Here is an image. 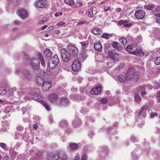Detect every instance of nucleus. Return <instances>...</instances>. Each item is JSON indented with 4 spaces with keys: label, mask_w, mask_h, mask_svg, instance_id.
<instances>
[{
    "label": "nucleus",
    "mask_w": 160,
    "mask_h": 160,
    "mask_svg": "<svg viewBox=\"0 0 160 160\" xmlns=\"http://www.w3.org/2000/svg\"><path fill=\"white\" fill-rule=\"evenodd\" d=\"M59 99L58 95L55 93L50 94L48 97V99L50 102L57 105L59 103Z\"/></svg>",
    "instance_id": "423d86ee"
},
{
    "label": "nucleus",
    "mask_w": 160,
    "mask_h": 160,
    "mask_svg": "<svg viewBox=\"0 0 160 160\" xmlns=\"http://www.w3.org/2000/svg\"><path fill=\"white\" fill-rule=\"evenodd\" d=\"M60 124L61 127H64L67 126L68 123L67 121L62 120L60 122Z\"/></svg>",
    "instance_id": "a19ab883"
},
{
    "label": "nucleus",
    "mask_w": 160,
    "mask_h": 160,
    "mask_svg": "<svg viewBox=\"0 0 160 160\" xmlns=\"http://www.w3.org/2000/svg\"><path fill=\"white\" fill-rule=\"evenodd\" d=\"M138 73L137 72H135L134 69L131 67L129 68L126 76H124L120 75L117 76V79L122 83H124L128 80H132L136 82L138 78Z\"/></svg>",
    "instance_id": "f03ea898"
},
{
    "label": "nucleus",
    "mask_w": 160,
    "mask_h": 160,
    "mask_svg": "<svg viewBox=\"0 0 160 160\" xmlns=\"http://www.w3.org/2000/svg\"><path fill=\"white\" fill-rule=\"evenodd\" d=\"M60 154L58 152L55 153H49L47 154V158L48 160H57L59 157Z\"/></svg>",
    "instance_id": "f8f14e48"
},
{
    "label": "nucleus",
    "mask_w": 160,
    "mask_h": 160,
    "mask_svg": "<svg viewBox=\"0 0 160 160\" xmlns=\"http://www.w3.org/2000/svg\"><path fill=\"white\" fill-rule=\"evenodd\" d=\"M13 23L15 24L19 25L21 24V22L19 21L15 20L13 22Z\"/></svg>",
    "instance_id": "338daca9"
},
{
    "label": "nucleus",
    "mask_w": 160,
    "mask_h": 160,
    "mask_svg": "<svg viewBox=\"0 0 160 160\" xmlns=\"http://www.w3.org/2000/svg\"><path fill=\"white\" fill-rule=\"evenodd\" d=\"M123 24L124 27H129L132 26V24L128 23V22L126 21H123Z\"/></svg>",
    "instance_id": "49530a36"
},
{
    "label": "nucleus",
    "mask_w": 160,
    "mask_h": 160,
    "mask_svg": "<svg viewBox=\"0 0 160 160\" xmlns=\"http://www.w3.org/2000/svg\"><path fill=\"white\" fill-rule=\"evenodd\" d=\"M17 14L22 19H24L28 16L27 11L25 9H19Z\"/></svg>",
    "instance_id": "9d476101"
},
{
    "label": "nucleus",
    "mask_w": 160,
    "mask_h": 160,
    "mask_svg": "<svg viewBox=\"0 0 160 160\" xmlns=\"http://www.w3.org/2000/svg\"><path fill=\"white\" fill-rule=\"evenodd\" d=\"M156 16V20L157 22L160 23V14H155Z\"/></svg>",
    "instance_id": "de8ad7c7"
},
{
    "label": "nucleus",
    "mask_w": 160,
    "mask_h": 160,
    "mask_svg": "<svg viewBox=\"0 0 160 160\" xmlns=\"http://www.w3.org/2000/svg\"><path fill=\"white\" fill-rule=\"evenodd\" d=\"M119 42L123 45H124L126 44L127 40L126 38L125 37H122L119 39Z\"/></svg>",
    "instance_id": "c9c22d12"
},
{
    "label": "nucleus",
    "mask_w": 160,
    "mask_h": 160,
    "mask_svg": "<svg viewBox=\"0 0 160 160\" xmlns=\"http://www.w3.org/2000/svg\"><path fill=\"white\" fill-rule=\"evenodd\" d=\"M51 86V82L49 81H45L42 84V88L44 91L48 90Z\"/></svg>",
    "instance_id": "dca6fc26"
},
{
    "label": "nucleus",
    "mask_w": 160,
    "mask_h": 160,
    "mask_svg": "<svg viewBox=\"0 0 160 160\" xmlns=\"http://www.w3.org/2000/svg\"><path fill=\"white\" fill-rule=\"evenodd\" d=\"M130 139L133 142H136L137 141V139L133 135H132L131 136Z\"/></svg>",
    "instance_id": "603ef678"
},
{
    "label": "nucleus",
    "mask_w": 160,
    "mask_h": 160,
    "mask_svg": "<svg viewBox=\"0 0 160 160\" xmlns=\"http://www.w3.org/2000/svg\"><path fill=\"white\" fill-rule=\"evenodd\" d=\"M96 8L95 7H91L88 10V16L90 18H92L93 15L97 13Z\"/></svg>",
    "instance_id": "a211bd4d"
},
{
    "label": "nucleus",
    "mask_w": 160,
    "mask_h": 160,
    "mask_svg": "<svg viewBox=\"0 0 160 160\" xmlns=\"http://www.w3.org/2000/svg\"><path fill=\"white\" fill-rule=\"evenodd\" d=\"M65 24V23L63 21H61L59 22L57 24V25L58 26H60L63 25Z\"/></svg>",
    "instance_id": "e2e57ef3"
},
{
    "label": "nucleus",
    "mask_w": 160,
    "mask_h": 160,
    "mask_svg": "<svg viewBox=\"0 0 160 160\" xmlns=\"http://www.w3.org/2000/svg\"><path fill=\"white\" fill-rule=\"evenodd\" d=\"M135 100L138 103H139L141 101V98L139 95L138 93H137L135 96Z\"/></svg>",
    "instance_id": "58836bf2"
},
{
    "label": "nucleus",
    "mask_w": 160,
    "mask_h": 160,
    "mask_svg": "<svg viewBox=\"0 0 160 160\" xmlns=\"http://www.w3.org/2000/svg\"><path fill=\"white\" fill-rule=\"evenodd\" d=\"M58 102L59 103L57 105L60 106H67L69 103L68 100L64 97H62L60 98H59Z\"/></svg>",
    "instance_id": "4468645a"
},
{
    "label": "nucleus",
    "mask_w": 160,
    "mask_h": 160,
    "mask_svg": "<svg viewBox=\"0 0 160 160\" xmlns=\"http://www.w3.org/2000/svg\"><path fill=\"white\" fill-rule=\"evenodd\" d=\"M87 156L86 154H84L82 156L81 160H87Z\"/></svg>",
    "instance_id": "0e129e2a"
},
{
    "label": "nucleus",
    "mask_w": 160,
    "mask_h": 160,
    "mask_svg": "<svg viewBox=\"0 0 160 160\" xmlns=\"http://www.w3.org/2000/svg\"><path fill=\"white\" fill-rule=\"evenodd\" d=\"M44 81L45 80L43 78L39 77L38 78L36 81L37 84L38 86H41L42 85V84L43 83Z\"/></svg>",
    "instance_id": "bb28decb"
},
{
    "label": "nucleus",
    "mask_w": 160,
    "mask_h": 160,
    "mask_svg": "<svg viewBox=\"0 0 160 160\" xmlns=\"http://www.w3.org/2000/svg\"><path fill=\"white\" fill-rule=\"evenodd\" d=\"M82 49H85L88 46V42L87 41L81 42L80 43Z\"/></svg>",
    "instance_id": "f704fd0d"
},
{
    "label": "nucleus",
    "mask_w": 160,
    "mask_h": 160,
    "mask_svg": "<svg viewBox=\"0 0 160 160\" xmlns=\"http://www.w3.org/2000/svg\"><path fill=\"white\" fill-rule=\"evenodd\" d=\"M29 89H27L24 87L20 88L19 91H18L15 87L12 88L9 90L8 96L10 99H12L11 97H14L19 99L23 94L25 93L28 94V96L31 98L33 99L34 100L42 104L48 111L50 110V106L46 102L43 100V98L41 96L38 95L34 92L32 93L30 92H29Z\"/></svg>",
    "instance_id": "f257e3e1"
},
{
    "label": "nucleus",
    "mask_w": 160,
    "mask_h": 160,
    "mask_svg": "<svg viewBox=\"0 0 160 160\" xmlns=\"http://www.w3.org/2000/svg\"><path fill=\"white\" fill-rule=\"evenodd\" d=\"M132 157L133 159V160H138V158L137 156L135 154H133V152H132Z\"/></svg>",
    "instance_id": "680f3d73"
},
{
    "label": "nucleus",
    "mask_w": 160,
    "mask_h": 160,
    "mask_svg": "<svg viewBox=\"0 0 160 160\" xmlns=\"http://www.w3.org/2000/svg\"><path fill=\"white\" fill-rule=\"evenodd\" d=\"M44 54L45 57H49L52 55V52L50 49H46L44 51Z\"/></svg>",
    "instance_id": "c85d7f7f"
},
{
    "label": "nucleus",
    "mask_w": 160,
    "mask_h": 160,
    "mask_svg": "<svg viewBox=\"0 0 160 160\" xmlns=\"http://www.w3.org/2000/svg\"><path fill=\"white\" fill-rule=\"evenodd\" d=\"M154 62L156 65H159L160 64V57H156L154 60Z\"/></svg>",
    "instance_id": "c03bdc74"
},
{
    "label": "nucleus",
    "mask_w": 160,
    "mask_h": 160,
    "mask_svg": "<svg viewBox=\"0 0 160 160\" xmlns=\"http://www.w3.org/2000/svg\"><path fill=\"white\" fill-rule=\"evenodd\" d=\"M112 46L114 48L118 51L121 50L122 48L120 43L115 41L112 43Z\"/></svg>",
    "instance_id": "4be33fe9"
},
{
    "label": "nucleus",
    "mask_w": 160,
    "mask_h": 160,
    "mask_svg": "<svg viewBox=\"0 0 160 160\" xmlns=\"http://www.w3.org/2000/svg\"><path fill=\"white\" fill-rule=\"evenodd\" d=\"M61 55L63 61L68 62L70 59L71 56L69 52L65 48H62L61 51Z\"/></svg>",
    "instance_id": "20e7f679"
},
{
    "label": "nucleus",
    "mask_w": 160,
    "mask_h": 160,
    "mask_svg": "<svg viewBox=\"0 0 160 160\" xmlns=\"http://www.w3.org/2000/svg\"><path fill=\"white\" fill-rule=\"evenodd\" d=\"M135 17L138 20L142 19L146 14L145 12L143 10H137L135 12Z\"/></svg>",
    "instance_id": "ddd939ff"
},
{
    "label": "nucleus",
    "mask_w": 160,
    "mask_h": 160,
    "mask_svg": "<svg viewBox=\"0 0 160 160\" xmlns=\"http://www.w3.org/2000/svg\"><path fill=\"white\" fill-rule=\"evenodd\" d=\"M112 36L111 34L105 33L103 34L102 36V37L108 40L109 39L110 37Z\"/></svg>",
    "instance_id": "4c0bfd02"
},
{
    "label": "nucleus",
    "mask_w": 160,
    "mask_h": 160,
    "mask_svg": "<svg viewBox=\"0 0 160 160\" xmlns=\"http://www.w3.org/2000/svg\"><path fill=\"white\" fill-rule=\"evenodd\" d=\"M156 97L158 102H160V91L157 94Z\"/></svg>",
    "instance_id": "69168bd1"
},
{
    "label": "nucleus",
    "mask_w": 160,
    "mask_h": 160,
    "mask_svg": "<svg viewBox=\"0 0 160 160\" xmlns=\"http://www.w3.org/2000/svg\"><path fill=\"white\" fill-rule=\"evenodd\" d=\"M155 6L153 4H150L149 5L144 6V8L149 10H151L153 12H156V9Z\"/></svg>",
    "instance_id": "412c9836"
},
{
    "label": "nucleus",
    "mask_w": 160,
    "mask_h": 160,
    "mask_svg": "<svg viewBox=\"0 0 160 160\" xmlns=\"http://www.w3.org/2000/svg\"><path fill=\"white\" fill-rule=\"evenodd\" d=\"M157 113L156 112H154L153 113H152L150 115V117L151 118H153L155 116H157Z\"/></svg>",
    "instance_id": "774afa93"
},
{
    "label": "nucleus",
    "mask_w": 160,
    "mask_h": 160,
    "mask_svg": "<svg viewBox=\"0 0 160 160\" xmlns=\"http://www.w3.org/2000/svg\"><path fill=\"white\" fill-rule=\"evenodd\" d=\"M28 60L30 61L32 67L34 69H37L38 68L40 65V61L38 59L33 57Z\"/></svg>",
    "instance_id": "1a4fd4ad"
},
{
    "label": "nucleus",
    "mask_w": 160,
    "mask_h": 160,
    "mask_svg": "<svg viewBox=\"0 0 160 160\" xmlns=\"http://www.w3.org/2000/svg\"><path fill=\"white\" fill-rule=\"evenodd\" d=\"M2 128L4 131L9 129V124L7 121H4L2 122Z\"/></svg>",
    "instance_id": "cd10ccee"
},
{
    "label": "nucleus",
    "mask_w": 160,
    "mask_h": 160,
    "mask_svg": "<svg viewBox=\"0 0 160 160\" xmlns=\"http://www.w3.org/2000/svg\"><path fill=\"white\" fill-rule=\"evenodd\" d=\"M108 55L114 60L117 61L119 60V55L117 53L110 51L108 52Z\"/></svg>",
    "instance_id": "6ab92c4d"
},
{
    "label": "nucleus",
    "mask_w": 160,
    "mask_h": 160,
    "mask_svg": "<svg viewBox=\"0 0 160 160\" xmlns=\"http://www.w3.org/2000/svg\"><path fill=\"white\" fill-rule=\"evenodd\" d=\"M73 124L75 127H78L81 124V122L79 118H76L73 122Z\"/></svg>",
    "instance_id": "473e14b6"
},
{
    "label": "nucleus",
    "mask_w": 160,
    "mask_h": 160,
    "mask_svg": "<svg viewBox=\"0 0 160 160\" xmlns=\"http://www.w3.org/2000/svg\"><path fill=\"white\" fill-rule=\"evenodd\" d=\"M137 48V46L136 44H133L128 45L127 48V50L130 53L133 54Z\"/></svg>",
    "instance_id": "f3484780"
},
{
    "label": "nucleus",
    "mask_w": 160,
    "mask_h": 160,
    "mask_svg": "<svg viewBox=\"0 0 160 160\" xmlns=\"http://www.w3.org/2000/svg\"><path fill=\"white\" fill-rule=\"evenodd\" d=\"M8 90V89L5 88L4 87L0 88V94L1 95H5L7 92V91Z\"/></svg>",
    "instance_id": "72a5a7b5"
},
{
    "label": "nucleus",
    "mask_w": 160,
    "mask_h": 160,
    "mask_svg": "<svg viewBox=\"0 0 160 160\" xmlns=\"http://www.w3.org/2000/svg\"><path fill=\"white\" fill-rule=\"evenodd\" d=\"M87 56V55L85 52H82V53L81 54V57L80 58L81 59L84 60L86 59Z\"/></svg>",
    "instance_id": "a18cd8bd"
},
{
    "label": "nucleus",
    "mask_w": 160,
    "mask_h": 160,
    "mask_svg": "<svg viewBox=\"0 0 160 160\" xmlns=\"http://www.w3.org/2000/svg\"><path fill=\"white\" fill-rule=\"evenodd\" d=\"M80 111L82 113H86L88 112V110L87 108L83 107L82 108Z\"/></svg>",
    "instance_id": "8fccbe9b"
},
{
    "label": "nucleus",
    "mask_w": 160,
    "mask_h": 160,
    "mask_svg": "<svg viewBox=\"0 0 160 160\" xmlns=\"http://www.w3.org/2000/svg\"><path fill=\"white\" fill-rule=\"evenodd\" d=\"M80 62L78 60L74 61L72 65V70L75 72L78 71L81 68Z\"/></svg>",
    "instance_id": "9b49d317"
},
{
    "label": "nucleus",
    "mask_w": 160,
    "mask_h": 160,
    "mask_svg": "<svg viewBox=\"0 0 160 160\" xmlns=\"http://www.w3.org/2000/svg\"><path fill=\"white\" fill-rule=\"evenodd\" d=\"M145 87L144 85L138 87L137 88V92L139 93L141 92V94L142 96H143L146 94V92L143 91L145 89Z\"/></svg>",
    "instance_id": "aec40b11"
},
{
    "label": "nucleus",
    "mask_w": 160,
    "mask_h": 160,
    "mask_svg": "<svg viewBox=\"0 0 160 160\" xmlns=\"http://www.w3.org/2000/svg\"><path fill=\"white\" fill-rule=\"evenodd\" d=\"M68 48L71 54L73 56L76 55L78 52V50L76 46L73 43H71L67 47Z\"/></svg>",
    "instance_id": "6e6552de"
},
{
    "label": "nucleus",
    "mask_w": 160,
    "mask_h": 160,
    "mask_svg": "<svg viewBox=\"0 0 160 160\" xmlns=\"http://www.w3.org/2000/svg\"><path fill=\"white\" fill-rule=\"evenodd\" d=\"M77 3L79 6H82L84 4V2L81 0H77Z\"/></svg>",
    "instance_id": "3c124183"
},
{
    "label": "nucleus",
    "mask_w": 160,
    "mask_h": 160,
    "mask_svg": "<svg viewBox=\"0 0 160 160\" xmlns=\"http://www.w3.org/2000/svg\"><path fill=\"white\" fill-rule=\"evenodd\" d=\"M92 33L95 35H99L102 33L101 29L98 28H94L92 31Z\"/></svg>",
    "instance_id": "a878e982"
},
{
    "label": "nucleus",
    "mask_w": 160,
    "mask_h": 160,
    "mask_svg": "<svg viewBox=\"0 0 160 160\" xmlns=\"http://www.w3.org/2000/svg\"><path fill=\"white\" fill-rule=\"evenodd\" d=\"M17 128L18 131H21L23 130V127L20 125H19L17 126Z\"/></svg>",
    "instance_id": "6e6d98bb"
},
{
    "label": "nucleus",
    "mask_w": 160,
    "mask_h": 160,
    "mask_svg": "<svg viewBox=\"0 0 160 160\" xmlns=\"http://www.w3.org/2000/svg\"><path fill=\"white\" fill-rule=\"evenodd\" d=\"M62 12H58L56 13L55 14V16L56 17H59L61 15H62Z\"/></svg>",
    "instance_id": "052dcab7"
},
{
    "label": "nucleus",
    "mask_w": 160,
    "mask_h": 160,
    "mask_svg": "<svg viewBox=\"0 0 160 160\" xmlns=\"http://www.w3.org/2000/svg\"><path fill=\"white\" fill-rule=\"evenodd\" d=\"M99 101L101 103L105 104L107 102L108 99L107 98H103L99 99Z\"/></svg>",
    "instance_id": "09e8293b"
},
{
    "label": "nucleus",
    "mask_w": 160,
    "mask_h": 160,
    "mask_svg": "<svg viewBox=\"0 0 160 160\" xmlns=\"http://www.w3.org/2000/svg\"><path fill=\"white\" fill-rule=\"evenodd\" d=\"M44 151L42 150H40L37 152V154L38 158L42 157V154L44 153Z\"/></svg>",
    "instance_id": "37998d69"
},
{
    "label": "nucleus",
    "mask_w": 160,
    "mask_h": 160,
    "mask_svg": "<svg viewBox=\"0 0 160 160\" xmlns=\"http://www.w3.org/2000/svg\"><path fill=\"white\" fill-rule=\"evenodd\" d=\"M65 2L70 5H72L74 4V2L73 0H64Z\"/></svg>",
    "instance_id": "79ce46f5"
},
{
    "label": "nucleus",
    "mask_w": 160,
    "mask_h": 160,
    "mask_svg": "<svg viewBox=\"0 0 160 160\" xmlns=\"http://www.w3.org/2000/svg\"><path fill=\"white\" fill-rule=\"evenodd\" d=\"M38 56L39 59L41 62V65H42V66H43V67H45V61L42 53H39L38 54Z\"/></svg>",
    "instance_id": "393cba45"
},
{
    "label": "nucleus",
    "mask_w": 160,
    "mask_h": 160,
    "mask_svg": "<svg viewBox=\"0 0 160 160\" xmlns=\"http://www.w3.org/2000/svg\"><path fill=\"white\" fill-rule=\"evenodd\" d=\"M35 5L37 8H43L48 6V1L46 0L37 1L35 3Z\"/></svg>",
    "instance_id": "0eeeda50"
},
{
    "label": "nucleus",
    "mask_w": 160,
    "mask_h": 160,
    "mask_svg": "<svg viewBox=\"0 0 160 160\" xmlns=\"http://www.w3.org/2000/svg\"><path fill=\"white\" fill-rule=\"evenodd\" d=\"M59 62V60L58 56L55 55L49 60L47 64L48 66L51 69H53Z\"/></svg>",
    "instance_id": "7ed1b4c3"
},
{
    "label": "nucleus",
    "mask_w": 160,
    "mask_h": 160,
    "mask_svg": "<svg viewBox=\"0 0 160 160\" xmlns=\"http://www.w3.org/2000/svg\"><path fill=\"white\" fill-rule=\"evenodd\" d=\"M148 108V107L147 105L144 106L143 107H142L140 109V110L138 116H140L142 114V113L144 111V110H146Z\"/></svg>",
    "instance_id": "e433bc0d"
},
{
    "label": "nucleus",
    "mask_w": 160,
    "mask_h": 160,
    "mask_svg": "<svg viewBox=\"0 0 160 160\" xmlns=\"http://www.w3.org/2000/svg\"><path fill=\"white\" fill-rule=\"evenodd\" d=\"M134 55L138 56H142L144 55V53L141 49H137L134 52Z\"/></svg>",
    "instance_id": "c756f323"
},
{
    "label": "nucleus",
    "mask_w": 160,
    "mask_h": 160,
    "mask_svg": "<svg viewBox=\"0 0 160 160\" xmlns=\"http://www.w3.org/2000/svg\"><path fill=\"white\" fill-rule=\"evenodd\" d=\"M74 100H79L81 99V97L78 95L74 96Z\"/></svg>",
    "instance_id": "bf43d9fd"
},
{
    "label": "nucleus",
    "mask_w": 160,
    "mask_h": 160,
    "mask_svg": "<svg viewBox=\"0 0 160 160\" xmlns=\"http://www.w3.org/2000/svg\"><path fill=\"white\" fill-rule=\"evenodd\" d=\"M94 49L98 51H100L102 49V46L100 42H97L94 44Z\"/></svg>",
    "instance_id": "5701e85b"
},
{
    "label": "nucleus",
    "mask_w": 160,
    "mask_h": 160,
    "mask_svg": "<svg viewBox=\"0 0 160 160\" xmlns=\"http://www.w3.org/2000/svg\"><path fill=\"white\" fill-rule=\"evenodd\" d=\"M155 9H156V12H160V5H156Z\"/></svg>",
    "instance_id": "13d9d810"
},
{
    "label": "nucleus",
    "mask_w": 160,
    "mask_h": 160,
    "mask_svg": "<svg viewBox=\"0 0 160 160\" xmlns=\"http://www.w3.org/2000/svg\"><path fill=\"white\" fill-rule=\"evenodd\" d=\"M14 111V108L13 107L11 106H8L7 107L4 111V112L5 113H7L8 114H9L12 112H13Z\"/></svg>",
    "instance_id": "b1692460"
},
{
    "label": "nucleus",
    "mask_w": 160,
    "mask_h": 160,
    "mask_svg": "<svg viewBox=\"0 0 160 160\" xmlns=\"http://www.w3.org/2000/svg\"><path fill=\"white\" fill-rule=\"evenodd\" d=\"M21 144L18 141L17 142L16 145H14L13 147V148L14 149H17L20 147Z\"/></svg>",
    "instance_id": "864d4df0"
},
{
    "label": "nucleus",
    "mask_w": 160,
    "mask_h": 160,
    "mask_svg": "<svg viewBox=\"0 0 160 160\" xmlns=\"http://www.w3.org/2000/svg\"><path fill=\"white\" fill-rule=\"evenodd\" d=\"M59 153L60 154L59 158H60L61 159L64 160H67L68 159V156L63 152H61L60 153L59 152Z\"/></svg>",
    "instance_id": "7c9ffc66"
},
{
    "label": "nucleus",
    "mask_w": 160,
    "mask_h": 160,
    "mask_svg": "<svg viewBox=\"0 0 160 160\" xmlns=\"http://www.w3.org/2000/svg\"><path fill=\"white\" fill-rule=\"evenodd\" d=\"M102 86L99 85L93 88L90 92L91 94L97 95L100 93L102 90Z\"/></svg>",
    "instance_id": "2eb2a0df"
},
{
    "label": "nucleus",
    "mask_w": 160,
    "mask_h": 160,
    "mask_svg": "<svg viewBox=\"0 0 160 160\" xmlns=\"http://www.w3.org/2000/svg\"><path fill=\"white\" fill-rule=\"evenodd\" d=\"M15 136L16 137L15 138V139H19V138H21V135L18 132H16L15 133Z\"/></svg>",
    "instance_id": "5fc2aeb1"
},
{
    "label": "nucleus",
    "mask_w": 160,
    "mask_h": 160,
    "mask_svg": "<svg viewBox=\"0 0 160 160\" xmlns=\"http://www.w3.org/2000/svg\"><path fill=\"white\" fill-rule=\"evenodd\" d=\"M28 108L26 107H23L22 108V111L23 113V114H24L25 113L27 112L28 110Z\"/></svg>",
    "instance_id": "4d7b16f0"
},
{
    "label": "nucleus",
    "mask_w": 160,
    "mask_h": 160,
    "mask_svg": "<svg viewBox=\"0 0 160 160\" xmlns=\"http://www.w3.org/2000/svg\"><path fill=\"white\" fill-rule=\"evenodd\" d=\"M15 73L17 74H20L21 73L22 77H25L28 80L30 79L32 77L31 75L29 73V71L26 69L22 71L19 69H17L15 70Z\"/></svg>",
    "instance_id": "39448f33"
},
{
    "label": "nucleus",
    "mask_w": 160,
    "mask_h": 160,
    "mask_svg": "<svg viewBox=\"0 0 160 160\" xmlns=\"http://www.w3.org/2000/svg\"><path fill=\"white\" fill-rule=\"evenodd\" d=\"M69 147L71 148L73 150H75L77 149L79 147L78 145L75 143H71L69 144Z\"/></svg>",
    "instance_id": "2f4dec72"
},
{
    "label": "nucleus",
    "mask_w": 160,
    "mask_h": 160,
    "mask_svg": "<svg viewBox=\"0 0 160 160\" xmlns=\"http://www.w3.org/2000/svg\"><path fill=\"white\" fill-rule=\"evenodd\" d=\"M22 137L24 141H28L29 137L27 133H25L23 134Z\"/></svg>",
    "instance_id": "ea45409f"
}]
</instances>
